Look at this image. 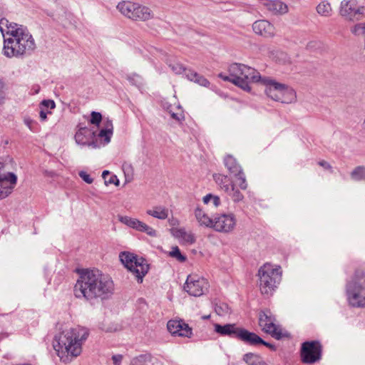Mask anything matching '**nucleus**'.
Listing matches in <instances>:
<instances>
[{
    "label": "nucleus",
    "instance_id": "1",
    "mask_svg": "<svg viewBox=\"0 0 365 365\" xmlns=\"http://www.w3.org/2000/svg\"><path fill=\"white\" fill-rule=\"evenodd\" d=\"M113 291L112 279L98 269L83 270L73 287V294L76 298L84 299L91 303L96 300L108 299Z\"/></svg>",
    "mask_w": 365,
    "mask_h": 365
},
{
    "label": "nucleus",
    "instance_id": "2",
    "mask_svg": "<svg viewBox=\"0 0 365 365\" xmlns=\"http://www.w3.org/2000/svg\"><path fill=\"white\" fill-rule=\"evenodd\" d=\"M0 31L4 36V54L9 58L29 56L36 48L34 38L26 27L0 19Z\"/></svg>",
    "mask_w": 365,
    "mask_h": 365
},
{
    "label": "nucleus",
    "instance_id": "3",
    "mask_svg": "<svg viewBox=\"0 0 365 365\" xmlns=\"http://www.w3.org/2000/svg\"><path fill=\"white\" fill-rule=\"evenodd\" d=\"M88 331L80 327L65 330L55 336L53 348L61 361L68 363L82 351V342L86 340Z\"/></svg>",
    "mask_w": 365,
    "mask_h": 365
},
{
    "label": "nucleus",
    "instance_id": "4",
    "mask_svg": "<svg viewBox=\"0 0 365 365\" xmlns=\"http://www.w3.org/2000/svg\"><path fill=\"white\" fill-rule=\"evenodd\" d=\"M346 294L350 306L365 307V272L356 270L346 284Z\"/></svg>",
    "mask_w": 365,
    "mask_h": 365
},
{
    "label": "nucleus",
    "instance_id": "5",
    "mask_svg": "<svg viewBox=\"0 0 365 365\" xmlns=\"http://www.w3.org/2000/svg\"><path fill=\"white\" fill-rule=\"evenodd\" d=\"M260 83L266 86L265 93L271 99L284 103H292L296 99V92L285 84L269 78H262Z\"/></svg>",
    "mask_w": 365,
    "mask_h": 365
},
{
    "label": "nucleus",
    "instance_id": "6",
    "mask_svg": "<svg viewBox=\"0 0 365 365\" xmlns=\"http://www.w3.org/2000/svg\"><path fill=\"white\" fill-rule=\"evenodd\" d=\"M281 268H274L270 264H265L258 271L259 287L262 294L269 295L281 281Z\"/></svg>",
    "mask_w": 365,
    "mask_h": 365
},
{
    "label": "nucleus",
    "instance_id": "7",
    "mask_svg": "<svg viewBox=\"0 0 365 365\" xmlns=\"http://www.w3.org/2000/svg\"><path fill=\"white\" fill-rule=\"evenodd\" d=\"M119 257L122 264L135 276L138 282L141 283L149 270L146 260L128 252H121Z\"/></svg>",
    "mask_w": 365,
    "mask_h": 365
},
{
    "label": "nucleus",
    "instance_id": "8",
    "mask_svg": "<svg viewBox=\"0 0 365 365\" xmlns=\"http://www.w3.org/2000/svg\"><path fill=\"white\" fill-rule=\"evenodd\" d=\"M339 14L347 21H359L365 16V6L359 5L357 0H343Z\"/></svg>",
    "mask_w": 365,
    "mask_h": 365
},
{
    "label": "nucleus",
    "instance_id": "9",
    "mask_svg": "<svg viewBox=\"0 0 365 365\" xmlns=\"http://www.w3.org/2000/svg\"><path fill=\"white\" fill-rule=\"evenodd\" d=\"M261 77L256 69L245 65L238 76L233 78L232 83L244 91H250L251 90L250 84L259 82Z\"/></svg>",
    "mask_w": 365,
    "mask_h": 365
},
{
    "label": "nucleus",
    "instance_id": "10",
    "mask_svg": "<svg viewBox=\"0 0 365 365\" xmlns=\"http://www.w3.org/2000/svg\"><path fill=\"white\" fill-rule=\"evenodd\" d=\"M275 317L269 309L262 310L259 313V326L262 330L270 334L274 339L279 340L282 338V333L275 324Z\"/></svg>",
    "mask_w": 365,
    "mask_h": 365
},
{
    "label": "nucleus",
    "instance_id": "11",
    "mask_svg": "<svg viewBox=\"0 0 365 365\" xmlns=\"http://www.w3.org/2000/svg\"><path fill=\"white\" fill-rule=\"evenodd\" d=\"M322 347L319 341H305L302 344L301 359L304 364H314L322 356Z\"/></svg>",
    "mask_w": 365,
    "mask_h": 365
},
{
    "label": "nucleus",
    "instance_id": "12",
    "mask_svg": "<svg viewBox=\"0 0 365 365\" xmlns=\"http://www.w3.org/2000/svg\"><path fill=\"white\" fill-rule=\"evenodd\" d=\"M208 282L204 278L196 275H189L184 284V289L190 295L200 297L207 289Z\"/></svg>",
    "mask_w": 365,
    "mask_h": 365
},
{
    "label": "nucleus",
    "instance_id": "13",
    "mask_svg": "<svg viewBox=\"0 0 365 365\" xmlns=\"http://www.w3.org/2000/svg\"><path fill=\"white\" fill-rule=\"evenodd\" d=\"M236 224V220L232 214H222L215 217L212 228L217 232H229Z\"/></svg>",
    "mask_w": 365,
    "mask_h": 365
},
{
    "label": "nucleus",
    "instance_id": "14",
    "mask_svg": "<svg viewBox=\"0 0 365 365\" xmlns=\"http://www.w3.org/2000/svg\"><path fill=\"white\" fill-rule=\"evenodd\" d=\"M118 220L120 222L127 225L128 227L139 232H145L150 237H156L157 235L155 230L136 218H133L129 216L119 215Z\"/></svg>",
    "mask_w": 365,
    "mask_h": 365
},
{
    "label": "nucleus",
    "instance_id": "15",
    "mask_svg": "<svg viewBox=\"0 0 365 365\" xmlns=\"http://www.w3.org/2000/svg\"><path fill=\"white\" fill-rule=\"evenodd\" d=\"M17 182V176L9 172L0 175V200L10 195Z\"/></svg>",
    "mask_w": 365,
    "mask_h": 365
},
{
    "label": "nucleus",
    "instance_id": "16",
    "mask_svg": "<svg viewBox=\"0 0 365 365\" xmlns=\"http://www.w3.org/2000/svg\"><path fill=\"white\" fill-rule=\"evenodd\" d=\"M167 328L173 336L190 338L192 335V329L182 320H170Z\"/></svg>",
    "mask_w": 365,
    "mask_h": 365
},
{
    "label": "nucleus",
    "instance_id": "17",
    "mask_svg": "<svg viewBox=\"0 0 365 365\" xmlns=\"http://www.w3.org/2000/svg\"><path fill=\"white\" fill-rule=\"evenodd\" d=\"M252 29L256 34L265 38H271L274 36V26L267 20H257L252 24Z\"/></svg>",
    "mask_w": 365,
    "mask_h": 365
},
{
    "label": "nucleus",
    "instance_id": "18",
    "mask_svg": "<svg viewBox=\"0 0 365 365\" xmlns=\"http://www.w3.org/2000/svg\"><path fill=\"white\" fill-rule=\"evenodd\" d=\"M237 339L250 346H257L262 341V338L257 334L250 331L246 329L240 328Z\"/></svg>",
    "mask_w": 365,
    "mask_h": 365
},
{
    "label": "nucleus",
    "instance_id": "19",
    "mask_svg": "<svg viewBox=\"0 0 365 365\" xmlns=\"http://www.w3.org/2000/svg\"><path fill=\"white\" fill-rule=\"evenodd\" d=\"M240 328V327H237L235 324H226L224 325L214 324V330L217 334L222 336H229L230 338H237Z\"/></svg>",
    "mask_w": 365,
    "mask_h": 365
},
{
    "label": "nucleus",
    "instance_id": "20",
    "mask_svg": "<svg viewBox=\"0 0 365 365\" xmlns=\"http://www.w3.org/2000/svg\"><path fill=\"white\" fill-rule=\"evenodd\" d=\"M95 133L91 129L83 127L80 128L75 135L76 142L81 145H86L88 143V140L93 139Z\"/></svg>",
    "mask_w": 365,
    "mask_h": 365
},
{
    "label": "nucleus",
    "instance_id": "21",
    "mask_svg": "<svg viewBox=\"0 0 365 365\" xmlns=\"http://www.w3.org/2000/svg\"><path fill=\"white\" fill-rule=\"evenodd\" d=\"M137 3L130 1H123L117 5L118 10L125 17L133 20Z\"/></svg>",
    "mask_w": 365,
    "mask_h": 365
},
{
    "label": "nucleus",
    "instance_id": "22",
    "mask_svg": "<svg viewBox=\"0 0 365 365\" xmlns=\"http://www.w3.org/2000/svg\"><path fill=\"white\" fill-rule=\"evenodd\" d=\"M264 6L273 14H284L288 11L287 4L281 0H272L271 2L264 3Z\"/></svg>",
    "mask_w": 365,
    "mask_h": 365
},
{
    "label": "nucleus",
    "instance_id": "23",
    "mask_svg": "<svg viewBox=\"0 0 365 365\" xmlns=\"http://www.w3.org/2000/svg\"><path fill=\"white\" fill-rule=\"evenodd\" d=\"M135 10L133 19V21H145L153 17L151 10L148 7L143 6L138 3H137V6Z\"/></svg>",
    "mask_w": 365,
    "mask_h": 365
},
{
    "label": "nucleus",
    "instance_id": "24",
    "mask_svg": "<svg viewBox=\"0 0 365 365\" xmlns=\"http://www.w3.org/2000/svg\"><path fill=\"white\" fill-rule=\"evenodd\" d=\"M186 78L189 81L206 88H209L210 85V81L206 78L192 69L187 71Z\"/></svg>",
    "mask_w": 365,
    "mask_h": 365
},
{
    "label": "nucleus",
    "instance_id": "25",
    "mask_svg": "<svg viewBox=\"0 0 365 365\" xmlns=\"http://www.w3.org/2000/svg\"><path fill=\"white\" fill-rule=\"evenodd\" d=\"M224 164L230 173L232 174L234 176L236 174H239V173H240V171L242 170L241 166L237 162L236 159L230 155H227L225 158Z\"/></svg>",
    "mask_w": 365,
    "mask_h": 365
},
{
    "label": "nucleus",
    "instance_id": "26",
    "mask_svg": "<svg viewBox=\"0 0 365 365\" xmlns=\"http://www.w3.org/2000/svg\"><path fill=\"white\" fill-rule=\"evenodd\" d=\"M195 215L196 220L200 225H204L207 227H212L214 219L210 218L205 212L200 207H197L195 210Z\"/></svg>",
    "mask_w": 365,
    "mask_h": 365
},
{
    "label": "nucleus",
    "instance_id": "27",
    "mask_svg": "<svg viewBox=\"0 0 365 365\" xmlns=\"http://www.w3.org/2000/svg\"><path fill=\"white\" fill-rule=\"evenodd\" d=\"M213 178L215 182L225 192L230 190V187L233 185L232 182L228 176L222 174H215Z\"/></svg>",
    "mask_w": 365,
    "mask_h": 365
},
{
    "label": "nucleus",
    "instance_id": "28",
    "mask_svg": "<svg viewBox=\"0 0 365 365\" xmlns=\"http://www.w3.org/2000/svg\"><path fill=\"white\" fill-rule=\"evenodd\" d=\"M146 213L159 220H165L168 217V210L163 206H155L153 210H148Z\"/></svg>",
    "mask_w": 365,
    "mask_h": 365
},
{
    "label": "nucleus",
    "instance_id": "29",
    "mask_svg": "<svg viewBox=\"0 0 365 365\" xmlns=\"http://www.w3.org/2000/svg\"><path fill=\"white\" fill-rule=\"evenodd\" d=\"M243 360L247 365H260L263 361L259 355L253 353L245 354Z\"/></svg>",
    "mask_w": 365,
    "mask_h": 365
},
{
    "label": "nucleus",
    "instance_id": "30",
    "mask_svg": "<svg viewBox=\"0 0 365 365\" xmlns=\"http://www.w3.org/2000/svg\"><path fill=\"white\" fill-rule=\"evenodd\" d=\"M317 13L323 16H329L331 15L332 9L329 3L322 1L317 6Z\"/></svg>",
    "mask_w": 365,
    "mask_h": 365
},
{
    "label": "nucleus",
    "instance_id": "31",
    "mask_svg": "<svg viewBox=\"0 0 365 365\" xmlns=\"http://www.w3.org/2000/svg\"><path fill=\"white\" fill-rule=\"evenodd\" d=\"M226 192L235 202H241L244 199V195L238 189L235 187L234 184L232 185V186L230 187V190L227 191Z\"/></svg>",
    "mask_w": 365,
    "mask_h": 365
},
{
    "label": "nucleus",
    "instance_id": "32",
    "mask_svg": "<svg viewBox=\"0 0 365 365\" xmlns=\"http://www.w3.org/2000/svg\"><path fill=\"white\" fill-rule=\"evenodd\" d=\"M151 361V355L149 354H140L132 359L130 365H145Z\"/></svg>",
    "mask_w": 365,
    "mask_h": 365
},
{
    "label": "nucleus",
    "instance_id": "33",
    "mask_svg": "<svg viewBox=\"0 0 365 365\" xmlns=\"http://www.w3.org/2000/svg\"><path fill=\"white\" fill-rule=\"evenodd\" d=\"M351 178L355 181H359L365 179V167L357 166L351 173Z\"/></svg>",
    "mask_w": 365,
    "mask_h": 365
},
{
    "label": "nucleus",
    "instance_id": "34",
    "mask_svg": "<svg viewBox=\"0 0 365 365\" xmlns=\"http://www.w3.org/2000/svg\"><path fill=\"white\" fill-rule=\"evenodd\" d=\"M127 80L133 86L138 87L139 89L142 88L144 86L143 78L138 74L133 73L127 76Z\"/></svg>",
    "mask_w": 365,
    "mask_h": 365
},
{
    "label": "nucleus",
    "instance_id": "35",
    "mask_svg": "<svg viewBox=\"0 0 365 365\" xmlns=\"http://www.w3.org/2000/svg\"><path fill=\"white\" fill-rule=\"evenodd\" d=\"M110 175V172L108 170H104L102 173V178L105 180V184H114L115 185H119V180L117 178V176L115 175L109 176V178L107 179V176Z\"/></svg>",
    "mask_w": 365,
    "mask_h": 365
},
{
    "label": "nucleus",
    "instance_id": "36",
    "mask_svg": "<svg viewBox=\"0 0 365 365\" xmlns=\"http://www.w3.org/2000/svg\"><path fill=\"white\" fill-rule=\"evenodd\" d=\"M242 66H245V64L237 63L230 66L228 71L232 78H236L238 76L239 73L242 69Z\"/></svg>",
    "mask_w": 365,
    "mask_h": 365
},
{
    "label": "nucleus",
    "instance_id": "37",
    "mask_svg": "<svg viewBox=\"0 0 365 365\" xmlns=\"http://www.w3.org/2000/svg\"><path fill=\"white\" fill-rule=\"evenodd\" d=\"M169 255L173 258L177 259L180 262H184L186 260V257L181 254L178 247L175 246L172 248Z\"/></svg>",
    "mask_w": 365,
    "mask_h": 365
},
{
    "label": "nucleus",
    "instance_id": "38",
    "mask_svg": "<svg viewBox=\"0 0 365 365\" xmlns=\"http://www.w3.org/2000/svg\"><path fill=\"white\" fill-rule=\"evenodd\" d=\"M170 67L171 68L172 71L175 73L176 74H181L185 73L186 76V73L187 71H189V68H185L182 64L180 63H175V64H170Z\"/></svg>",
    "mask_w": 365,
    "mask_h": 365
},
{
    "label": "nucleus",
    "instance_id": "39",
    "mask_svg": "<svg viewBox=\"0 0 365 365\" xmlns=\"http://www.w3.org/2000/svg\"><path fill=\"white\" fill-rule=\"evenodd\" d=\"M101 121H102L101 113L99 112H96V111H92L91 113L90 123L91 124L98 126Z\"/></svg>",
    "mask_w": 365,
    "mask_h": 365
},
{
    "label": "nucleus",
    "instance_id": "40",
    "mask_svg": "<svg viewBox=\"0 0 365 365\" xmlns=\"http://www.w3.org/2000/svg\"><path fill=\"white\" fill-rule=\"evenodd\" d=\"M239 180V186L242 190H246L247 188V183L246 181L245 173L242 172V170L239 173V174H236L235 175Z\"/></svg>",
    "mask_w": 365,
    "mask_h": 365
},
{
    "label": "nucleus",
    "instance_id": "41",
    "mask_svg": "<svg viewBox=\"0 0 365 365\" xmlns=\"http://www.w3.org/2000/svg\"><path fill=\"white\" fill-rule=\"evenodd\" d=\"M351 32L354 35H364L365 34V24H356L352 29Z\"/></svg>",
    "mask_w": 365,
    "mask_h": 365
},
{
    "label": "nucleus",
    "instance_id": "42",
    "mask_svg": "<svg viewBox=\"0 0 365 365\" xmlns=\"http://www.w3.org/2000/svg\"><path fill=\"white\" fill-rule=\"evenodd\" d=\"M215 310V312L220 316H223L229 313V307L227 304H216Z\"/></svg>",
    "mask_w": 365,
    "mask_h": 365
},
{
    "label": "nucleus",
    "instance_id": "43",
    "mask_svg": "<svg viewBox=\"0 0 365 365\" xmlns=\"http://www.w3.org/2000/svg\"><path fill=\"white\" fill-rule=\"evenodd\" d=\"M112 134L107 131L106 129L103 128L100 130L98 137L104 138V141L106 143H108L110 141Z\"/></svg>",
    "mask_w": 365,
    "mask_h": 365
},
{
    "label": "nucleus",
    "instance_id": "44",
    "mask_svg": "<svg viewBox=\"0 0 365 365\" xmlns=\"http://www.w3.org/2000/svg\"><path fill=\"white\" fill-rule=\"evenodd\" d=\"M78 175L88 184H91L93 182V179L85 171H80Z\"/></svg>",
    "mask_w": 365,
    "mask_h": 365
},
{
    "label": "nucleus",
    "instance_id": "45",
    "mask_svg": "<svg viewBox=\"0 0 365 365\" xmlns=\"http://www.w3.org/2000/svg\"><path fill=\"white\" fill-rule=\"evenodd\" d=\"M171 232L173 235L176 238H183L185 235V231L184 229H172Z\"/></svg>",
    "mask_w": 365,
    "mask_h": 365
},
{
    "label": "nucleus",
    "instance_id": "46",
    "mask_svg": "<svg viewBox=\"0 0 365 365\" xmlns=\"http://www.w3.org/2000/svg\"><path fill=\"white\" fill-rule=\"evenodd\" d=\"M104 129H106L107 131H108L110 133L113 135V125L112 120L107 119L104 121Z\"/></svg>",
    "mask_w": 365,
    "mask_h": 365
},
{
    "label": "nucleus",
    "instance_id": "47",
    "mask_svg": "<svg viewBox=\"0 0 365 365\" xmlns=\"http://www.w3.org/2000/svg\"><path fill=\"white\" fill-rule=\"evenodd\" d=\"M41 104L45 108H54L56 107L55 102L53 100H43Z\"/></svg>",
    "mask_w": 365,
    "mask_h": 365
},
{
    "label": "nucleus",
    "instance_id": "48",
    "mask_svg": "<svg viewBox=\"0 0 365 365\" xmlns=\"http://www.w3.org/2000/svg\"><path fill=\"white\" fill-rule=\"evenodd\" d=\"M123 356L122 355H113L112 356V359L114 365H120L122 361Z\"/></svg>",
    "mask_w": 365,
    "mask_h": 365
},
{
    "label": "nucleus",
    "instance_id": "49",
    "mask_svg": "<svg viewBox=\"0 0 365 365\" xmlns=\"http://www.w3.org/2000/svg\"><path fill=\"white\" fill-rule=\"evenodd\" d=\"M4 91L5 83L3 80L0 79V101H1L4 97Z\"/></svg>",
    "mask_w": 365,
    "mask_h": 365
},
{
    "label": "nucleus",
    "instance_id": "50",
    "mask_svg": "<svg viewBox=\"0 0 365 365\" xmlns=\"http://www.w3.org/2000/svg\"><path fill=\"white\" fill-rule=\"evenodd\" d=\"M185 241H186L187 242H189V243H193L195 242V238H194V236L191 234H187L186 232H185V235H184L183 238H182Z\"/></svg>",
    "mask_w": 365,
    "mask_h": 365
},
{
    "label": "nucleus",
    "instance_id": "51",
    "mask_svg": "<svg viewBox=\"0 0 365 365\" xmlns=\"http://www.w3.org/2000/svg\"><path fill=\"white\" fill-rule=\"evenodd\" d=\"M259 345H264L272 351H276V349H277L275 345L270 344L269 342H267V341H264L262 339L261 342L259 343Z\"/></svg>",
    "mask_w": 365,
    "mask_h": 365
},
{
    "label": "nucleus",
    "instance_id": "52",
    "mask_svg": "<svg viewBox=\"0 0 365 365\" xmlns=\"http://www.w3.org/2000/svg\"><path fill=\"white\" fill-rule=\"evenodd\" d=\"M215 207H218L220 205V199L218 196L212 195L211 200Z\"/></svg>",
    "mask_w": 365,
    "mask_h": 365
},
{
    "label": "nucleus",
    "instance_id": "53",
    "mask_svg": "<svg viewBox=\"0 0 365 365\" xmlns=\"http://www.w3.org/2000/svg\"><path fill=\"white\" fill-rule=\"evenodd\" d=\"M171 117L178 122H180L184 118V116L182 114H178L175 113H172Z\"/></svg>",
    "mask_w": 365,
    "mask_h": 365
},
{
    "label": "nucleus",
    "instance_id": "54",
    "mask_svg": "<svg viewBox=\"0 0 365 365\" xmlns=\"http://www.w3.org/2000/svg\"><path fill=\"white\" fill-rule=\"evenodd\" d=\"M318 164L327 170L331 169V165L325 160H321L318 163Z\"/></svg>",
    "mask_w": 365,
    "mask_h": 365
},
{
    "label": "nucleus",
    "instance_id": "55",
    "mask_svg": "<svg viewBox=\"0 0 365 365\" xmlns=\"http://www.w3.org/2000/svg\"><path fill=\"white\" fill-rule=\"evenodd\" d=\"M219 77L220 78H222V80H224L225 81H229V82H231V83H232V80L234 78H232L230 74L229 76H225L222 73H220L219 74Z\"/></svg>",
    "mask_w": 365,
    "mask_h": 365
},
{
    "label": "nucleus",
    "instance_id": "56",
    "mask_svg": "<svg viewBox=\"0 0 365 365\" xmlns=\"http://www.w3.org/2000/svg\"><path fill=\"white\" fill-rule=\"evenodd\" d=\"M212 194H207L205 196L203 197V202L205 204H208L211 200H212Z\"/></svg>",
    "mask_w": 365,
    "mask_h": 365
},
{
    "label": "nucleus",
    "instance_id": "57",
    "mask_svg": "<svg viewBox=\"0 0 365 365\" xmlns=\"http://www.w3.org/2000/svg\"><path fill=\"white\" fill-rule=\"evenodd\" d=\"M86 145L91 146L93 148H96L98 147L97 141L94 140L93 138L88 140V143Z\"/></svg>",
    "mask_w": 365,
    "mask_h": 365
},
{
    "label": "nucleus",
    "instance_id": "58",
    "mask_svg": "<svg viewBox=\"0 0 365 365\" xmlns=\"http://www.w3.org/2000/svg\"><path fill=\"white\" fill-rule=\"evenodd\" d=\"M40 118L41 120H45L47 118V113L44 110H41L39 113Z\"/></svg>",
    "mask_w": 365,
    "mask_h": 365
},
{
    "label": "nucleus",
    "instance_id": "59",
    "mask_svg": "<svg viewBox=\"0 0 365 365\" xmlns=\"http://www.w3.org/2000/svg\"><path fill=\"white\" fill-rule=\"evenodd\" d=\"M25 123L28 125V127L31 130V124L34 123V121L29 118L24 119Z\"/></svg>",
    "mask_w": 365,
    "mask_h": 365
},
{
    "label": "nucleus",
    "instance_id": "60",
    "mask_svg": "<svg viewBox=\"0 0 365 365\" xmlns=\"http://www.w3.org/2000/svg\"><path fill=\"white\" fill-rule=\"evenodd\" d=\"M210 317V315H207V316H203L202 318L204 319H207Z\"/></svg>",
    "mask_w": 365,
    "mask_h": 365
},
{
    "label": "nucleus",
    "instance_id": "61",
    "mask_svg": "<svg viewBox=\"0 0 365 365\" xmlns=\"http://www.w3.org/2000/svg\"><path fill=\"white\" fill-rule=\"evenodd\" d=\"M260 365H267V363L264 361H263L262 363H261Z\"/></svg>",
    "mask_w": 365,
    "mask_h": 365
}]
</instances>
